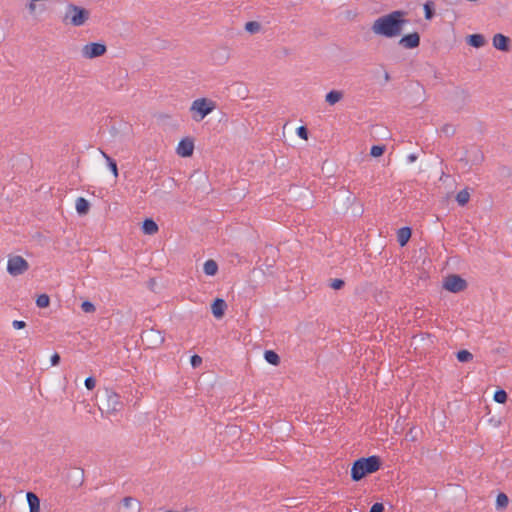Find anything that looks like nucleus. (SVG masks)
I'll use <instances>...</instances> for the list:
<instances>
[{
	"label": "nucleus",
	"instance_id": "7",
	"mask_svg": "<svg viewBox=\"0 0 512 512\" xmlns=\"http://www.w3.org/2000/svg\"><path fill=\"white\" fill-rule=\"evenodd\" d=\"M466 287V280L457 274H451L447 276L443 283V288L453 293L461 292L465 290Z\"/></svg>",
	"mask_w": 512,
	"mask_h": 512
},
{
	"label": "nucleus",
	"instance_id": "19",
	"mask_svg": "<svg viewBox=\"0 0 512 512\" xmlns=\"http://www.w3.org/2000/svg\"><path fill=\"white\" fill-rule=\"evenodd\" d=\"M142 231L144 234L153 235L158 232V225L151 218H146L142 223Z\"/></svg>",
	"mask_w": 512,
	"mask_h": 512
},
{
	"label": "nucleus",
	"instance_id": "38",
	"mask_svg": "<svg viewBox=\"0 0 512 512\" xmlns=\"http://www.w3.org/2000/svg\"><path fill=\"white\" fill-rule=\"evenodd\" d=\"M308 129L305 127V126H300L297 128V135L304 139V140H307L308 139Z\"/></svg>",
	"mask_w": 512,
	"mask_h": 512
},
{
	"label": "nucleus",
	"instance_id": "33",
	"mask_svg": "<svg viewBox=\"0 0 512 512\" xmlns=\"http://www.w3.org/2000/svg\"><path fill=\"white\" fill-rule=\"evenodd\" d=\"M50 304V298L47 294H40L36 299V305L39 308H46Z\"/></svg>",
	"mask_w": 512,
	"mask_h": 512
},
{
	"label": "nucleus",
	"instance_id": "20",
	"mask_svg": "<svg viewBox=\"0 0 512 512\" xmlns=\"http://www.w3.org/2000/svg\"><path fill=\"white\" fill-rule=\"evenodd\" d=\"M90 210V203L83 197H78L76 200V211L79 215H86Z\"/></svg>",
	"mask_w": 512,
	"mask_h": 512
},
{
	"label": "nucleus",
	"instance_id": "3",
	"mask_svg": "<svg viewBox=\"0 0 512 512\" xmlns=\"http://www.w3.org/2000/svg\"><path fill=\"white\" fill-rule=\"evenodd\" d=\"M89 16L90 12L86 8L75 4H68L63 21L66 22L69 20L70 24L79 27L85 24Z\"/></svg>",
	"mask_w": 512,
	"mask_h": 512
},
{
	"label": "nucleus",
	"instance_id": "39",
	"mask_svg": "<svg viewBox=\"0 0 512 512\" xmlns=\"http://www.w3.org/2000/svg\"><path fill=\"white\" fill-rule=\"evenodd\" d=\"M190 363L193 368H197L201 365L202 358L199 355L195 354V355L191 356Z\"/></svg>",
	"mask_w": 512,
	"mask_h": 512
},
{
	"label": "nucleus",
	"instance_id": "29",
	"mask_svg": "<svg viewBox=\"0 0 512 512\" xmlns=\"http://www.w3.org/2000/svg\"><path fill=\"white\" fill-rule=\"evenodd\" d=\"M122 503H123V506L126 508L135 507L137 512L140 510L139 502L133 497L127 496V497L123 498Z\"/></svg>",
	"mask_w": 512,
	"mask_h": 512
},
{
	"label": "nucleus",
	"instance_id": "6",
	"mask_svg": "<svg viewBox=\"0 0 512 512\" xmlns=\"http://www.w3.org/2000/svg\"><path fill=\"white\" fill-rule=\"evenodd\" d=\"M29 269L28 262L22 256H11L8 259L7 271L12 276L24 274Z\"/></svg>",
	"mask_w": 512,
	"mask_h": 512
},
{
	"label": "nucleus",
	"instance_id": "46",
	"mask_svg": "<svg viewBox=\"0 0 512 512\" xmlns=\"http://www.w3.org/2000/svg\"><path fill=\"white\" fill-rule=\"evenodd\" d=\"M384 80H385V82L390 81V75H389V73H388V72H385V73H384Z\"/></svg>",
	"mask_w": 512,
	"mask_h": 512
},
{
	"label": "nucleus",
	"instance_id": "40",
	"mask_svg": "<svg viewBox=\"0 0 512 512\" xmlns=\"http://www.w3.org/2000/svg\"><path fill=\"white\" fill-rule=\"evenodd\" d=\"M84 384L88 390H92L95 388L96 380L94 377L90 376L85 379Z\"/></svg>",
	"mask_w": 512,
	"mask_h": 512
},
{
	"label": "nucleus",
	"instance_id": "44",
	"mask_svg": "<svg viewBox=\"0 0 512 512\" xmlns=\"http://www.w3.org/2000/svg\"><path fill=\"white\" fill-rule=\"evenodd\" d=\"M35 3L36 2H32V1H30L28 3L27 8H28L30 13H34L35 12V10H36V4Z\"/></svg>",
	"mask_w": 512,
	"mask_h": 512
},
{
	"label": "nucleus",
	"instance_id": "26",
	"mask_svg": "<svg viewBox=\"0 0 512 512\" xmlns=\"http://www.w3.org/2000/svg\"><path fill=\"white\" fill-rule=\"evenodd\" d=\"M213 57L216 61L224 63L229 58V52L226 48H219L214 51Z\"/></svg>",
	"mask_w": 512,
	"mask_h": 512
},
{
	"label": "nucleus",
	"instance_id": "21",
	"mask_svg": "<svg viewBox=\"0 0 512 512\" xmlns=\"http://www.w3.org/2000/svg\"><path fill=\"white\" fill-rule=\"evenodd\" d=\"M343 98V92L338 90H331L325 96V101L329 105H334Z\"/></svg>",
	"mask_w": 512,
	"mask_h": 512
},
{
	"label": "nucleus",
	"instance_id": "5",
	"mask_svg": "<svg viewBox=\"0 0 512 512\" xmlns=\"http://www.w3.org/2000/svg\"><path fill=\"white\" fill-rule=\"evenodd\" d=\"M123 407L120 396L112 390L105 389L104 398L101 401V411L108 414H114Z\"/></svg>",
	"mask_w": 512,
	"mask_h": 512
},
{
	"label": "nucleus",
	"instance_id": "17",
	"mask_svg": "<svg viewBox=\"0 0 512 512\" xmlns=\"http://www.w3.org/2000/svg\"><path fill=\"white\" fill-rule=\"evenodd\" d=\"M466 41L474 48H481L486 44V39L482 34H471L467 36Z\"/></svg>",
	"mask_w": 512,
	"mask_h": 512
},
{
	"label": "nucleus",
	"instance_id": "22",
	"mask_svg": "<svg viewBox=\"0 0 512 512\" xmlns=\"http://www.w3.org/2000/svg\"><path fill=\"white\" fill-rule=\"evenodd\" d=\"M204 273L208 276H214L218 272V264L215 260L209 259L204 263Z\"/></svg>",
	"mask_w": 512,
	"mask_h": 512
},
{
	"label": "nucleus",
	"instance_id": "25",
	"mask_svg": "<svg viewBox=\"0 0 512 512\" xmlns=\"http://www.w3.org/2000/svg\"><path fill=\"white\" fill-rule=\"evenodd\" d=\"M435 16L434 2L429 0L424 4V17L426 20H431Z\"/></svg>",
	"mask_w": 512,
	"mask_h": 512
},
{
	"label": "nucleus",
	"instance_id": "35",
	"mask_svg": "<svg viewBox=\"0 0 512 512\" xmlns=\"http://www.w3.org/2000/svg\"><path fill=\"white\" fill-rule=\"evenodd\" d=\"M456 132V128L451 124H445L441 128V133H443L446 137H452Z\"/></svg>",
	"mask_w": 512,
	"mask_h": 512
},
{
	"label": "nucleus",
	"instance_id": "8",
	"mask_svg": "<svg viewBox=\"0 0 512 512\" xmlns=\"http://www.w3.org/2000/svg\"><path fill=\"white\" fill-rule=\"evenodd\" d=\"M141 339L149 348H157L164 342V336L162 335L161 331L155 330L153 328L143 331L141 334Z\"/></svg>",
	"mask_w": 512,
	"mask_h": 512
},
{
	"label": "nucleus",
	"instance_id": "15",
	"mask_svg": "<svg viewBox=\"0 0 512 512\" xmlns=\"http://www.w3.org/2000/svg\"><path fill=\"white\" fill-rule=\"evenodd\" d=\"M68 478L72 482V486L78 488L84 483V470L77 468L68 475Z\"/></svg>",
	"mask_w": 512,
	"mask_h": 512
},
{
	"label": "nucleus",
	"instance_id": "30",
	"mask_svg": "<svg viewBox=\"0 0 512 512\" xmlns=\"http://www.w3.org/2000/svg\"><path fill=\"white\" fill-rule=\"evenodd\" d=\"M456 357L459 362L465 363L473 359V354L468 350H460L457 352Z\"/></svg>",
	"mask_w": 512,
	"mask_h": 512
},
{
	"label": "nucleus",
	"instance_id": "13",
	"mask_svg": "<svg viewBox=\"0 0 512 512\" xmlns=\"http://www.w3.org/2000/svg\"><path fill=\"white\" fill-rule=\"evenodd\" d=\"M493 46L500 51L508 52L511 47V40L509 37L497 33L493 37Z\"/></svg>",
	"mask_w": 512,
	"mask_h": 512
},
{
	"label": "nucleus",
	"instance_id": "28",
	"mask_svg": "<svg viewBox=\"0 0 512 512\" xmlns=\"http://www.w3.org/2000/svg\"><path fill=\"white\" fill-rule=\"evenodd\" d=\"M470 199V193L468 192L467 189H463L461 191H459L456 195V201L458 202V204L460 206H464L468 203Z\"/></svg>",
	"mask_w": 512,
	"mask_h": 512
},
{
	"label": "nucleus",
	"instance_id": "24",
	"mask_svg": "<svg viewBox=\"0 0 512 512\" xmlns=\"http://www.w3.org/2000/svg\"><path fill=\"white\" fill-rule=\"evenodd\" d=\"M102 156L105 158V160L107 161V165L109 167V169L111 170V172L113 173L114 177L117 178L118 177V167H117V163L114 159H112L107 153H105L104 151L100 150Z\"/></svg>",
	"mask_w": 512,
	"mask_h": 512
},
{
	"label": "nucleus",
	"instance_id": "9",
	"mask_svg": "<svg viewBox=\"0 0 512 512\" xmlns=\"http://www.w3.org/2000/svg\"><path fill=\"white\" fill-rule=\"evenodd\" d=\"M107 47L104 43L91 42L83 46L82 56L86 59H93L104 55Z\"/></svg>",
	"mask_w": 512,
	"mask_h": 512
},
{
	"label": "nucleus",
	"instance_id": "14",
	"mask_svg": "<svg viewBox=\"0 0 512 512\" xmlns=\"http://www.w3.org/2000/svg\"><path fill=\"white\" fill-rule=\"evenodd\" d=\"M226 308L227 304L225 300L221 298H216L211 305L212 313L217 319H220L224 316Z\"/></svg>",
	"mask_w": 512,
	"mask_h": 512
},
{
	"label": "nucleus",
	"instance_id": "34",
	"mask_svg": "<svg viewBox=\"0 0 512 512\" xmlns=\"http://www.w3.org/2000/svg\"><path fill=\"white\" fill-rule=\"evenodd\" d=\"M385 150V145H374L371 147L370 155L372 157H380L384 154Z\"/></svg>",
	"mask_w": 512,
	"mask_h": 512
},
{
	"label": "nucleus",
	"instance_id": "10",
	"mask_svg": "<svg viewBox=\"0 0 512 512\" xmlns=\"http://www.w3.org/2000/svg\"><path fill=\"white\" fill-rule=\"evenodd\" d=\"M484 160L483 152L476 146L470 147L466 150L465 155L460 158L461 162H465L466 165H479Z\"/></svg>",
	"mask_w": 512,
	"mask_h": 512
},
{
	"label": "nucleus",
	"instance_id": "4",
	"mask_svg": "<svg viewBox=\"0 0 512 512\" xmlns=\"http://www.w3.org/2000/svg\"><path fill=\"white\" fill-rule=\"evenodd\" d=\"M216 105L210 99L207 98H199L192 102L190 110L194 112L193 119L197 122L203 120L208 114H210Z\"/></svg>",
	"mask_w": 512,
	"mask_h": 512
},
{
	"label": "nucleus",
	"instance_id": "11",
	"mask_svg": "<svg viewBox=\"0 0 512 512\" xmlns=\"http://www.w3.org/2000/svg\"><path fill=\"white\" fill-rule=\"evenodd\" d=\"M398 43L405 49L417 48L420 45V35L418 32L406 34L400 38Z\"/></svg>",
	"mask_w": 512,
	"mask_h": 512
},
{
	"label": "nucleus",
	"instance_id": "43",
	"mask_svg": "<svg viewBox=\"0 0 512 512\" xmlns=\"http://www.w3.org/2000/svg\"><path fill=\"white\" fill-rule=\"evenodd\" d=\"M60 360H61V357L58 353H54L52 356H51V364L53 366H56L60 363Z\"/></svg>",
	"mask_w": 512,
	"mask_h": 512
},
{
	"label": "nucleus",
	"instance_id": "37",
	"mask_svg": "<svg viewBox=\"0 0 512 512\" xmlns=\"http://www.w3.org/2000/svg\"><path fill=\"white\" fill-rule=\"evenodd\" d=\"M81 308L85 313H93L96 310L95 305L90 301L82 302Z\"/></svg>",
	"mask_w": 512,
	"mask_h": 512
},
{
	"label": "nucleus",
	"instance_id": "16",
	"mask_svg": "<svg viewBox=\"0 0 512 512\" xmlns=\"http://www.w3.org/2000/svg\"><path fill=\"white\" fill-rule=\"evenodd\" d=\"M26 499L29 506V512H40V499L34 492H27Z\"/></svg>",
	"mask_w": 512,
	"mask_h": 512
},
{
	"label": "nucleus",
	"instance_id": "45",
	"mask_svg": "<svg viewBox=\"0 0 512 512\" xmlns=\"http://www.w3.org/2000/svg\"><path fill=\"white\" fill-rule=\"evenodd\" d=\"M416 159H417V156H416L415 154H410V155L408 156V161H409L410 163H412V162L416 161Z\"/></svg>",
	"mask_w": 512,
	"mask_h": 512
},
{
	"label": "nucleus",
	"instance_id": "32",
	"mask_svg": "<svg viewBox=\"0 0 512 512\" xmlns=\"http://www.w3.org/2000/svg\"><path fill=\"white\" fill-rule=\"evenodd\" d=\"M493 398L497 403L504 404L507 401L508 395L505 390L498 389L495 391Z\"/></svg>",
	"mask_w": 512,
	"mask_h": 512
},
{
	"label": "nucleus",
	"instance_id": "23",
	"mask_svg": "<svg viewBox=\"0 0 512 512\" xmlns=\"http://www.w3.org/2000/svg\"><path fill=\"white\" fill-rule=\"evenodd\" d=\"M264 359L273 366H278L280 364V357L273 350H266L264 352Z\"/></svg>",
	"mask_w": 512,
	"mask_h": 512
},
{
	"label": "nucleus",
	"instance_id": "31",
	"mask_svg": "<svg viewBox=\"0 0 512 512\" xmlns=\"http://www.w3.org/2000/svg\"><path fill=\"white\" fill-rule=\"evenodd\" d=\"M245 30L251 34L258 33L261 30V24L257 21H249L245 24Z\"/></svg>",
	"mask_w": 512,
	"mask_h": 512
},
{
	"label": "nucleus",
	"instance_id": "27",
	"mask_svg": "<svg viewBox=\"0 0 512 512\" xmlns=\"http://www.w3.org/2000/svg\"><path fill=\"white\" fill-rule=\"evenodd\" d=\"M509 504V498L505 493H499L496 498V508L498 510L505 509Z\"/></svg>",
	"mask_w": 512,
	"mask_h": 512
},
{
	"label": "nucleus",
	"instance_id": "42",
	"mask_svg": "<svg viewBox=\"0 0 512 512\" xmlns=\"http://www.w3.org/2000/svg\"><path fill=\"white\" fill-rule=\"evenodd\" d=\"M384 511V505L382 503H375L370 508L369 512H383Z\"/></svg>",
	"mask_w": 512,
	"mask_h": 512
},
{
	"label": "nucleus",
	"instance_id": "18",
	"mask_svg": "<svg viewBox=\"0 0 512 512\" xmlns=\"http://www.w3.org/2000/svg\"><path fill=\"white\" fill-rule=\"evenodd\" d=\"M412 230L409 227H402L397 232V241L400 246H405L411 238Z\"/></svg>",
	"mask_w": 512,
	"mask_h": 512
},
{
	"label": "nucleus",
	"instance_id": "12",
	"mask_svg": "<svg viewBox=\"0 0 512 512\" xmlns=\"http://www.w3.org/2000/svg\"><path fill=\"white\" fill-rule=\"evenodd\" d=\"M177 154L182 157H190L194 151V142L190 138H183L177 146Z\"/></svg>",
	"mask_w": 512,
	"mask_h": 512
},
{
	"label": "nucleus",
	"instance_id": "2",
	"mask_svg": "<svg viewBox=\"0 0 512 512\" xmlns=\"http://www.w3.org/2000/svg\"><path fill=\"white\" fill-rule=\"evenodd\" d=\"M379 456L373 455L355 460L351 467V478L353 481H360L365 476L378 471L381 467Z\"/></svg>",
	"mask_w": 512,
	"mask_h": 512
},
{
	"label": "nucleus",
	"instance_id": "1",
	"mask_svg": "<svg viewBox=\"0 0 512 512\" xmlns=\"http://www.w3.org/2000/svg\"><path fill=\"white\" fill-rule=\"evenodd\" d=\"M406 15V11L395 10L380 16L373 22L371 30L374 34L386 38L397 37L401 35L403 27L409 22Z\"/></svg>",
	"mask_w": 512,
	"mask_h": 512
},
{
	"label": "nucleus",
	"instance_id": "36",
	"mask_svg": "<svg viewBox=\"0 0 512 512\" xmlns=\"http://www.w3.org/2000/svg\"><path fill=\"white\" fill-rule=\"evenodd\" d=\"M345 282L342 279H331L329 281V287H331L334 290H340L344 287Z\"/></svg>",
	"mask_w": 512,
	"mask_h": 512
},
{
	"label": "nucleus",
	"instance_id": "41",
	"mask_svg": "<svg viewBox=\"0 0 512 512\" xmlns=\"http://www.w3.org/2000/svg\"><path fill=\"white\" fill-rule=\"evenodd\" d=\"M12 326L16 330L24 329L26 327V323L22 320H14L12 322Z\"/></svg>",
	"mask_w": 512,
	"mask_h": 512
}]
</instances>
